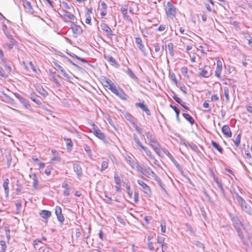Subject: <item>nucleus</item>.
I'll return each mask as SVG.
<instances>
[{"label": "nucleus", "instance_id": "nucleus-22", "mask_svg": "<svg viewBox=\"0 0 252 252\" xmlns=\"http://www.w3.org/2000/svg\"><path fill=\"white\" fill-rule=\"evenodd\" d=\"M23 3L24 7L28 10L29 12H32L33 11L32 4L30 1L25 0L23 1Z\"/></svg>", "mask_w": 252, "mask_h": 252}, {"label": "nucleus", "instance_id": "nucleus-17", "mask_svg": "<svg viewBox=\"0 0 252 252\" xmlns=\"http://www.w3.org/2000/svg\"><path fill=\"white\" fill-rule=\"evenodd\" d=\"M73 170L76 173L78 177H80L82 176V168L81 166L79 164L74 163L73 164Z\"/></svg>", "mask_w": 252, "mask_h": 252}, {"label": "nucleus", "instance_id": "nucleus-54", "mask_svg": "<svg viewBox=\"0 0 252 252\" xmlns=\"http://www.w3.org/2000/svg\"><path fill=\"white\" fill-rule=\"evenodd\" d=\"M20 102L22 103L26 108H28L30 107V104L24 98H23V100H22Z\"/></svg>", "mask_w": 252, "mask_h": 252}, {"label": "nucleus", "instance_id": "nucleus-43", "mask_svg": "<svg viewBox=\"0 0 252 252\" xmlns=\"http://www.w3.org/2000/svg\"><path fill=\"white\" fill-rule=\"evenodd\" d=\"M114 181L115 182V184L117 186H121V180L119 176H118L117 174L114 175Z\"/></svg>", "mask_w": 252, "mask_h": 252}, {"label": "nucleus", "instance_id": "nucleus-58", "mask_svg": "<svg viewBox=\"0 0 252 252\" xmlns=\"http://www.w3.org/2000/svg\"><path fill=\"white\" fill-rule=\"evenodd\" d=\"M211 99L212 101H217L219 99V97L218 95L216 94L212 95Z\"/></svg>", "mask_w": 252, "mask_h": 252}, {"label": "nucleus", "instance_id": "nucleus-45", "mask_svg": "<svg viewBox=\"0 0 252 252\" xmlns=\"http://www.w3.org/2000/svg\"><path fill=\"white\" fill-rule=\"evenodd\" d=\"M133 139H134V141L136 142V143L137 144V145L139 146L141 148L142 147H143V146L141 143L138 136L136 135V134L134 133L133 134Z\"/></svg>", "mask_w": 252, "mask_h": 252}, {"label": "nucleus", "instance_id": "nucleus-42", "mask_svg": "<svg viewBox=\"0 0 252 252\" xmlns=\"http://www.w3.org/2000/svg\"><path fill=\"white\" fill-rule=\"evenodd\" d=\"M108 167V161H103L102 162V164H101V168H100V172H102L104 170H105L106 169H107Z\"/></svg>", "mask_w": 252, "mask_h": 252}, {"label": "nucleus", "instance_id": "nucleus-37", "mask_svg": "<svg viewBox=\"0 0 252 252\" xmlns=\"http://www.w3.org/2000/svg\"><path fill=\"white\" fill-rule=\"evenodd\" d=\"M84 150L87 153L88 156L90 157V158H93V155L91 152V150L89 146L87 145H85L84 146Z\"/></svg>", "mask_w": 252, "mask_h": 252}, {"label": "nucleus", "instance_id": "nucleus-47", "mask_svg": "<svg viewBox=\"0 0 252 252\" xmlns=\"http://www.w3.org/2000/svg\"><path fill=\"white\" fill-rule=\"evenodd\" d=\"M222 68V67L217 66L216 69L215 70V76L216 77H217L218 78L220 77Z\"/></svg>", "mask_w": 252, "mask_h": 252}, {"label": "nucleus", "instance_id": "nucleus-2", "mask_svg": "<svg viewBox=\"0 0 252 252\" xmlns=\"http://www.w3.org/2000/svg\"><path fill=\"white\" fill-rule=\"evenodd\" d=\"M199 76L208 78L212 74L211 67L209 65H205L204 67L199 68Z\"/></svg>", "mask_w": 252, "mask_h": 252}, {"label": "nucleus", "instance_id": "nucleus-9", "mask_svg": "<svg viewBox=\"0 0 252 252\" xmlns=\"http://www.w3.org/2000/svg\"><path fill=\"white\" fill-rule=\"evenodd\" d=\"M135 105L137 107L140 108L142 111L145 112L147 115H151L150 110L149 109L148 106L144 104V103L137 102L135 104Z\"/></svg>", "mask_w": 252, "mask_h": 252}, {"label": "nucleus", "instance_id": "nucleus-11", "mask_svg": "<svg viewBox=\"0 0 252 252\" xmlns=\"http://www.w3.org/2000/svg\"><path fill=\"white\" fill-rule=\"evenodd\" d=\"M55 214L57 216L58 220L63 223L64 221V217L62 214V209L59 206H57L55 208Z\"/></svg>", "mask_w": 252, "mask_h": 252}, {"label": "nucleus", "instance_id": "nucleus-21", "mask_svg": "<svg viewBox=\"0 0 252 252\" xmlns=\"http://www.w3.org/2000/svg\"><path fill=\"white\" fill-rule=\"evenodd\" d=\"M8 184H9V179L6 178L4 180V182L3 183L2 186L4 189V192L6 196H8L9 189L8 188Z\"/></svg>", "mask_w": 252, "mask_h": 252}, {"label": "nucleus", "instance_id": "nucleus-16", "mask_svg": "<svg viewBox=\"0 0 252 252\" xmlns=\"http://www.w3.org/2000/svg\"><path fill=\"white\" fill-rule=\"evenodd\" d=\"M165 238L164 237L158 236L157 238V242L160 245L162 249V252H164L163 250L166 249L167 245L164 243Z\"/></svg>", "mask_w": 252, "mask_h": 252}, {"label": "nucleus", "instance_id": "nucleus-51", "mask_svg": "<svg viewBox=\"0 0 252 252\" xmlns=\"http://www.w3.org/2000/svg\"><path fill=\"white\" fill-rule=\"evenodd\" d=\"M109 90H110L112 93L115 91L116 89V86L114 84V83L112 82L108 85L107 87Z\"/></svg>", "mask_w": 252, "mask_h": 252}, {"label": "nucleus", "instance_id": "nucleus-24", "mask_svg": "<svg viewBox=\"0 0 252 252\" xmlns=\"http://www.w3.org/2000/svg\"><path fill=\"white\" fill-rule=\"evenodd\" d=\"M163 153L162 156H159L160 157H163L164 155H167L168 157L173 161H175L176 163H177L176 161L175 160L174 158L173 157V156L170 154V153L166 149H163Z\"/></svg>", "mask_w": 252, "mask_h": 252}, {"label": "nucleus", "instance_id": "nucleus-48", "mask_svg": "<svg viewBox=\"0 0 252 252\" xmlns=\"http://www.w3.org/2000/svg\"><path fill=\"white\" fill-rule=\"evenodd\" d=\"M0 245L1 246V252H5L6 249L5 242L3 240L0 241Z\"/></svg>", "mask_w": 252, "mask_h": 252}, {"label": "nucleus", "instance_id": "nucleus-63", "mask_svg": "<svg viewBox=\"0 0 252 252\" xmlns=\"http://www.w3.org/2000/svg\"><path fill=\"white\" fill-rule=\"evenodd\" d=\"M144 167H142L140 165H137L136 166V170L138 172L141 173L142 174L143 173V170H144Z\"/></svg>", "mask_w": 252, "mask_h": 252}, {"label": "nucleus", "instance_id": "nucleus-35", "mask_svg": "<svg viewBox=\"0 0 252 252\" xmlns=\"http://www.w3.org/2000/svg\"><path fill=\"white\" fill-rule=\"evenodd\" d=\"M2 29L3 32H4V33H5V34L7 36V37L11 38V34L7 31V27L6 25L4 23L2 24Z\"/></svg>", "mask_w": 252, "mask_h": 252}, {"label": "nucleus", "instance_id": "nucleus-13", "mask_svg": "<svg viewBox=\"0 0 252 252\" xmlns=\"http://www.w3.org/2000/svg\"><path fill=\"white\" fill-rule=\"evenodd\" d=\"M94 128V134L99 139L101 140H103L105 139V135L103 133L101 132V131L98 129L97 127H95L94 125H93Z\"/></svg>", "mask_w": 252, "mask_h": 252}, {"label": "nucleus", "instance_id": "nucleus-3", "mask_svg": "<svg viewBox=\"0 0 252 252\" xmlns=\"http://www.w3.org/2000/svg\"><path fill=\"white\" fill-rule=\"evenodd\" d=\"M149 144L158 156H162V155L163 153L162 150L163 149L161 148L160 145L156 139L152 141Z\"/></svg>", "mask_w": 252, "mask_h": 252}, {"label": "nucleus", "instance_id": "nucleus-14", "mask_svg": "<svg viewBox=\"0 0 252 252\" xmlns=\"http://www.w3.org/2000/svg\"><path fill=\"white\" fill-rule=\"evenodd\" d=\"M223 134L227 137H231L232 133L230 128L228 125H224L221 128Z\"/></svg>", "mask_w": 252, "mask_h": 252}, {"label": "nucleus", "instance_id": "nucleus-29", "mask_svg": "<svg viewBox=\"0 0 252 252\" xmlns=\"http://www.w3.org/2000/svg\"><path fill=\"white\" fill-rule=\"evenodd\" d=\"M104 58L106 61L109 62L113 65H114L117 64V62H116V60L111 56L104 55Z\"/></svg>", "mask_w": 252, "mask_h": 252}, {"label": "nucleus", "instance_id": "nucleus-44", "mask_svg": "<svg viewBox=\"0 0 252 252\" xmlns=\"http://www.w3.org/2000/svg\"><path fill=\"white\" fill-rule=\"evenodd\" d=\"M167 48L169 51L170 55L171 56H174L173 44L172 43H169L167 45Z\"/></svg>", "mask_w": 252, "mask_h": 252}, {"label": "nucleus", "instance_id": "nucleus-25", "mask_svg": "<svg viewBox=\"0 0 252 252\" xmlns=\"http://www.w3.org/2000/svg\"><path fill=\"white\" fill-rule=\"evenodd\" d=\"M63 139L65 141L67 149L70 151L73 147V143L71 140L70 138H67L65 137H64Z\"/></svg>", "mask_w": 252, "mask_h": 252}, {"label": "nucleus", "instance_id": "nucleus-32", "mask_svg": "<svg viewBox=\"0 0 252 252\" xmlns=\"http://www.w3.org/2000/svg\"><path fill=\"white\" fill-rule=\"evenodd\" d=\"M37 90L39 92V93L41 94L43 96H46L48 95L47 92L44 90L42 87L41 86H38L37 87Z\"/></svg>", "mask_w": 252, "mask_h": 252}, {"label": "nucleus", "instance_id": "nucleus-26", "mask_svg": "<svg viewBox=\"0 0 252 252\" xmlns=\"http://www.w3.org/2000/svg\"><path fill=\"white\" fill-rule=\"evenodd\" d=\"M236 199L238 202V203L241 205L242 208H243L244 204H245V200L240 196L238 193L236 194Z\"/></svg>", "mask_w": 252, "mask_h": 252}, {"label": "nucleus", "instance_id": "nucleus-8", "mask_svg": "<svg viewBox=\"0 0 252 252\" xmlns=\"http://www.w3.org/2000/svg\"><path fill=\"white\" fill-rule=\"evenodd\" d=\"M113 93L123 100H126L127 99V95L125 93L124 91L120 88L117 89L116 88Z\"/></svg>", "mask_w": 252, "mask_h": 252}, {"label": "nucleus", "instance_id": "nucleus-19", "mask_svg": "<svg viewBox=\"0 0 252 252\" xmlns=\"http://www.w3.org/2000/svg\"><path fill=\"white\" fill-rule=\"evenodd\" d=\"M121 11L123 17L127 20H130V17L127 15V7L126 5L123 6L121 8Z\"/></svg>", "mask_w": 252, "mask_h": 252}, {"label": "nucleus", "instance_id": "nucleus-7", "mask_svg": "<svg viewBox=\"0 0 252 252\" xmlns=\"http://www.w3.org/2000/svg\"><path fill=\"white\" fill-rule=\"evenodd\" d=\"M230 217L231 220L233 222V225L236 229L241 227V226L244 228V225L243 223L240 221L237 216H233L230 215Z\"/></svg>", "mask_w": 252, "mask_h": 252}, {"label": "nucleus", "instance_id": "nucleus-55", "mask_svg": "<svg viewBox=\"0 0 252 252\" xmlns=\"http://www.w3.org/2000/svg\"><path fill=\"white\" fill-rule=\"evenodd\" d=\"M153 178L154 179L158 182V184L161 187L162 184V181L156 174Z\"/></svg>", "mask_w": 252, "mask_h": 252}, {"label": "nucleus", "instance_id": "nucleus-27", "mask_svg": "<svg viewBox=\"0 0 252 252\" xmlns=\"http://www.w3.org/2000/svg\"><path fill=\"white\" fill-rule=\"evenodd\" d=\"M242 209L247 214L249 215L252 214V207L251 205L247 204L246 202L245 203V204H244V207Z\"/></svg>", "mask_w": 252, "mask_h": 252}, {"label": "nucleus", "instance_id": "nucleus-61", "mask_svg": "<svg viewBox=\"0 0 252 252\" xmlns=\"http://www.w3.org/2000/svg\"><path fill=\"white\" fill-rule=\"evenodd\" d=\"M154 47L155 48V51L156 53H158L159 51L160 47H159V44L158 43L154 44Z\"/></svg>", "mask_w": 252, "mask_h": 252}, {"label": "nucleus", "instance_id": "nucleus-33", "mask_svg": "<svg viewBox=\"0 0 252 252\" xmlns=\"http://www.w3.org/2000/svg\"><path fill=\"white\" fill-rule=\"evenodd\" d=\"M211 144L212 146L216 149L221 154L222 153L223 149L218 143L212 141L211 142Z\"/></svg>", "mask_w": 252, "mask_h": 252}, {"label": "nucleus", "instance_id": "nucleus-34", "mask_svg": "<svg viewBox=\"0 0 252 252\" xmlns=\"http://www.w3.org/2000/svg\"><path fill=\"white\" fill-rule=\"evenodd\" d=\"M146 136L149 140V143H150L152 141H153L156 139L155 137L150 132H147L145 133Z\"/></svg>", "mask_w": 252, "mask_h": 252}, {"label": "nucleus", "instance_id": "nucleus-64", "mask_svg": "<svg viewBox=\"0 0 252 252\" xmlns=\"http://www.w3.org/2000/svg\"><path fill=\"white\" fill-rule=\"evenodd\" d=\"M160 227H161V231L162 233H164L166 231L165 224L164 223H161L160 224Z\"/></svg>", "mask_w": 252, "mask_h": 252}, {"label": "nucleus", "instance_id": "nucleus-36", "mask_svg": "<svg viewBox=\"0 0 252 252\" xmlns=\"http://www.w3.org/2000/svg\"><path fill=\"white\" fill-rule=\"evenodd\" d=\"M54 64H55L56 67L57 68V69L61 71V72L62 73V74H63V75L64 76H67V74H66V72L65 71V70H64V69L63 68V67L62 66H61L60 64H59L57 63H55Z\"/></svg>", "mask_w": 252, "mask_h": 252}, {"label": "nucleus", "instance_id": "nucleus-60", "mask_svg": "<svg viewBox=\"0 0 252 252\" xmlns=\"http://www.w3.org/2000/svg\"><path fill=\"white\" fill-rule=\"evenodd\" d=\"M111 82H112L111 80L109 79H105V80L103 81L104 86L107 88Z\"/></svg>", "mask_w": 252, "mask_h": 252}, {"label": "nucleus", "instance_id": "nucleus-30", "mask_svg": "<svg viewBox=\"0 0 252 252\" xmlns=\"http://www.w3.org/2000/svg\"><path fill=\"white\" fill-rule=\"evenodd\" d=\"M183 116L187 120L191 125H193L194 123V121L192 117L189 114L183 113Z\"/></svg>", "mask_w": 252, "mask_h": 252}, {"label": "nucleus", "instance_id": "nucleus-59", "mask_svg": "<svg viewBox=\"0 0 252 252\" xmlns=\"http://www.w3.org/2000/svg\"><path fill=\"white\" fill-rule=\"evenodd\" d=\"M138 192L137 191H135L134 192V201L135 203H137L138 202Z\"/></svg>", "mask_w": 252, "mask_h": 252}, {"label": "nucleus", "instance_id": "nucleus-12", "mask_svg": "<svg viewBox=\"0 0 252 252\" xmlns=\"http://www.w3.org/2000/svg\"><path fill=\"white\" fill-rule=\"evenodd\" d=\"M71 29L72 31V32L74 34L77 35H80L82 32V29L81 27L78 25L75 24L74 23H72L71 25Z\"/></svg>", "mask_w": 252, "mask_h": 252}, {"label": "nucleus", "instance_id": "nucleus-46", "mask_svg": "<svg viewBox=\"0 0 252 252\" xmlns=\"http://www.w3.org/2000/svg\"><path fill=\"white\" fill-rule=\"evenodd\" d=\"M241 134H239L237 136L235 139L233 140L235 146L237 147H238L240 145V141H241Z\"/></svg>", "mask_w": 252, "mask_h": 252}, {"label": "nucleus", "instance_id": "nucleus-62", "mask_svg": "<svg viewBox=\"0 0 252 252\" xmlns=\"http://www.w3.org/2000/svg\"><path fill=\"white\" fill-rule=\"evenodd\" d=\"M31 99L32 100L34 101L35 103H36L37 104H38V105H40L41 104V101L37 99L34 96H33V97H31Z\"/></svg>", "mask_w": 252, "mask_h": 252}, {"label": "nucleus", "instance_id": "nucleus-23", "mask_svg": "<svg viewBox=\"0 0 252 252\" xmlns=\"http://www.w3.org/2000/svg\"><path fill=\"white\" fill-rule=\"evenodd\" d=\"M40 215L44 219H48L51 215V213L49 211L43 210L40 213Z\"/></svg>", "mask_w": 252, "mask_h": 252}, {"label": "nucleus", "instance_id": "nucleus-38", "mask_svg": "<svg viewBox=\"0 0 252 252\" xmlns=\"http://www.w3.org/2000/svg\"><path fill=\"white\" fill-rule=\"evenodd\" d=\"M224 94L225 97L226 101L227 102L229 101V89L228 87H225L224 88Z\"/></svg>", "mask_w": 252, "mask_h": 252}, {"label": "nucleus", "instance_id": "nucleus-6", "mask_svg": "<svg viewBox=\"0 0 252 252\" xmlns=\"http://www.w3.org/2000/svg\"><path fill=\"white\" fill-rule=\"evenodd\" d=\"M142 174L148 178L152 179L155 176V173L149 166L144 167Z\"/></svg>", "mask_w": 252, "mask_h": 252}, {"label": "nucleus", "instance_id": "nucleus-31", "mask_svg": "<svg viewBox=\"0 0 252 252\" xmlns=\"http://www.w3.org/2000/svg\"><path fill=\"white\" fill-rule=\"evenodd\" d=\"M141 149L145 151L147 156H148L151 159H155L154 156L153 155L151 151L149 150L147 147L143 146L142 147Z\"/></svg>", "mask_w": 252, "mask_h": 252}, {"label": "nucleus", "instance_id": "nucleus-1", "mask_svg": "<svg viewBox=\"0 0 252 252\" xmlns=\"http://www.w3.org/2000/svg\"><path fill=\"white\" fill-rule=\"evenodd\" d=\"M165 13L167 17L172 20L175 17L177 9L174 5H173L170 1H168L166 4V6L164 8Z\"/></svg>", "mask_w": 252, "mask_h": 252}, {"label": "nucleus", "instance_id": "nucleus-5", "mask_svg": "<svg viewBox=\"0 0 252 252\" xmlns=\"http://www.w3.org/2000/svg\"><path fill=\"white\" fill-rule=\"evenodd\" d=\"M137 183L142 187V190L145 193L148 195H151V190L149 186L140 180H138Z\"/></svg>", "mask_w": 252, "mask_h": 252}, {"label": "nucleus", "instance_id": "nucleus-10", "mask_svg": "<svg viewBox=\"0 0 252 252\" xmlns=\"http://www.w3.org/2000/svg\"><path fill=\"white\" fill-rule=\"evenodd\" d=\"M135 43L138 49L143 53L144 55L146 56L145 49L144 45L142 44L141 38L140 37H136L135 38Z\"/></svg>", "mask_w": 252, "mask_h": 252}, {"label": "nucleus", "instance_id": "nucleus-28", "mask_svg": "<svg viewBox=\"0 0 252 252\" xmlns=\"http://www.w3.org/2000/svg\"><path fill=\"white\" fill-rule=\"evenodd\" d=\"M214 181L217 184V185L218 187H219V188L220 189L221 192L222 193H224V190L222 185L221 183V182L219 181V180L218 179V178H217V177L214 176Z\"/></svg>", "mask_w": 252, "mask_h": 252}, {"label": "nucleus", "instance_id": "nucleus-52", "mask_svg": "<svg viewBox=\"0 0 252 252\" xmlns=\"http://www.w3.org/2000/svg\"><path fill=\"white\" fill-rule=\"evenodd\" d=\"M182 73L184 75V76L188 77V68L186 66H184L181 68V69Z\"/></svg>", "mask_w": 252, "mask_h": 252}, {"label": "nucleus", "instance_id": "nucleus-41", "mask_svg": "<svg viewBox=\"0 0 252 252\" xmlns=\"http://www.w3.org/2000/svg\"><path fill=\"white\" fill-rule=\"evenodd\" d=\"M245 38L248 41V44L250 46L252 47V37L248 33L244 34Z\"/></svg>", "mask_w": 252, "mask_h": 252}, {"label": "nucleus", "instance_id": "nucleus-49", "mask_svg": "<svg viewBox=\"0 0 252 252\" xmlns=\"http://www.w3.org/2000/svg\"><path fill=\"white\" fill-rule=\"evenodd\" d=\"M236 231L237 232L238 235L239 236L240 238L241 239H242V240H244V236L243 233L242 232V230L241 229V227L236 228Z\"/></svg>", "mask_w": 252, "mask_h": 252}, {"label": "nucleus", "instance_id": "nucleus-53", "mask_svg": "<svg viewBox=\"0 0 252 252\" xmlns=\"http://www.w3.org/2000/svg\"><path fill=\"white\" fill-rule=\"evenodd\" d=\"M134 126L136 129V130L138 132L139 134L142 135L144 136V135L142 134V130L141 128L138 126L134 122L133 123Z\"/></svg>", "mask_w": 252, "mask_h": 252}, {"label": "nucleus", "instance_id": "nucleus-56", "mask_svg": "<svg viewBox=\"0 0 252 252\" xmlns=\"http://www.w3.org/2000/svg\"><path fill=\"white\" fill-rule=\"evenodd\" d=\"M52 169V168L51 166L46 167V168L45 169V173L47 176H49L51 174V171Z\"/></svg>", "mask_w": 252, "mask_h": 252}, {"label": "nucleus", "instance_id": "nucleus-39", "mask_svg": "<svg viewBox=\"0 0 252 252\" xmlns=\"http://www.w3.org/2000/svg\"><path fill=\"white\" fill-rule=\"evenodd\" d=\"M148 248L151 251H158V248L157 247V248H156L155 246H154V244L153 243H152V242H148Z\"/></svg>", "mask_w": 252, "mask_h": 252}, {"label": "nucleus", "instance_id": "nucleus-57", "mask_svg": "<svg viewBox=\"0 0 252 252\" xmlns=\"http://www.w3.org/2000/svg\"><path fill=\"white\" fill-rule=\"evenodd\" d=\"M12 158L11 156L7 157V166L8 168H9L11 165Z\"/></svg>", "mask_w": 252, "mask_h": 252}, {"label": "nucleus", "instance_id": "nucleus-40", "mask_svg": "<svg viewBox=\"0 0 252 252\" xmlns=\"http://www.w3.org/2000/svg\"><path fill=\"white\" fill-rule=\"evenodd\" d=\"M126 72L131 78L134 80H138L137 77L135 75L133 71L130 68H128Z\"/></svg>", "mask_w": 252, "mask_h": 252}, {"label": "nucleus", "instance_id": "nucleus-15", "mask_svg": "<svg viewBox=\"0 0 252 252\" xmlns=\"http://www.w3.org/2000/svg\"><path fill=\"white\" fill-rule=\"evenodd\" d=\"M10 40L8 43H6L4 44L3 47L7 48L8 50L11 49L16 44V41L12 38L11 35V38H8Z\"/></svg>", "mask_w": 252, "mask_h": 252}, {"label": "nucleus", "instance_id": "nucleus-50", "mask_svg": "<svg viewBox=\"0 0 252 252\" xmlns=\"http://www.w3.org/2000/svg\"><path fill=\"white\" fill-rule=\"evenodd\" d=\"M61 160V158L57 153L54 156V157L51 159V162L53 163L54 161L59 162Z\"/></svg>", "mask_w": 252, "mask_h": 252}, {"label": "nucleus", "instance_id": "nucleus-4", "mask_svg": "<svg viewBox=\"0 0 252 252\" xmlns=\"http://www.w3.org/2000/svg\"><path fill=\"white\" fill-rule=\"evenodd\" d=\"M100 27L107 36L111 37V36L113 35V33L111 28L105 23H101Z\"/></svg>", "mask_w": 252, "mask_h": 252}, {"label": "nucleus", "instance_id": "nucleus-20", "mask_svg": "<svg viewBox=\"0 0 252 252\" xmlns=\"http://www.w3.org/2000/svg\"><path fill=\"white\" fill-rule=\"evenodd\" d=\"M30 177L32 179L33 188L35 189H37L38 185V180L35 173H33L32 175H30Z\"/></svg>", "mask_w": 252, "mask_h": 252}, {"label": "nucleus", "instance_id": "nucleus-18", "mask_svg": "<svg viewBox=\"0 0 252 252\" xmlns=\"http://www.w3.org/2000/svg\"><path fill=\"white\" fill-rule=\"evenodd\" d=\"M63 17L64 21H66L67 19L73 21L75 18L72 14L66 11H64Z\"/></svg>", "mask_w": 252, "mask_h": 252}]
</instances>
